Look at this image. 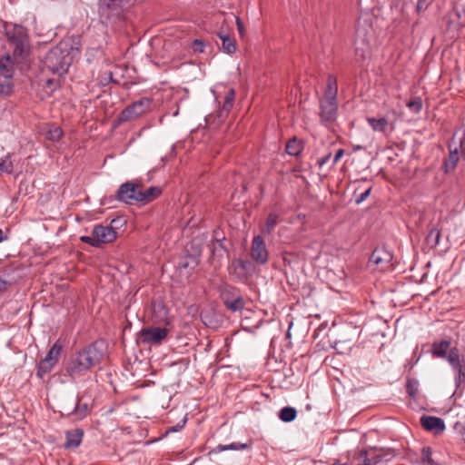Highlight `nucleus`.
<instances>
[{"instance_id": "obj_23", "label": "nucleus", "mask_w": 465, "mask_h": 465, "mask_svg": "<svg viewBox=\"0 0 465 465\" xmlns=\"http://www.w3.org/2000/svg\"><path fill=\"white\" fill-rule=\"evenodd\" d=\"M368 451L372 453L370 455V458L372 461H375V465L381 461H389L394 456L391 451L377 450L376 448H371Z\"/></svg>"}, {"instance_id": "obj_27", "label": "nucleus", "mask_w": 465, "mask_h": 465, "mask_svg": "<svg viewBox=\"0 0 465 465\" xmlns=\"http://www.w3.org/2000/svg\"><path fill=\"white\" fill-rule=\"evenodd\" d=\"M450 341H440L439 342H434L432 345V352L434 355L445 358L447 357V352L450 350Z\"/></svg>"}, {"instance_id": "obj_37", "label": "nucleus", "mask_w": 465, "mask_h": 465, "mask_svg": "<svg viewBox=\"0 0 465 465\" xmlns=\"http://www.w3.org/2000/svg\"><path fill=\"white\" fill-rule=\"evenodd\" d=\"M455 371V383L459 387L461 383L465 382V368L456 370Z\"/></svg>"}, {"instance_id": "obj_5", "label": "nucleus", "mask_w": 465, "mask_h": 465, "mask_svg": "<svg viewBox=\"0 0 465 465\" xmlns=\"http://www.w3.org/2000/svg\"><path fill=\"white\" fill-rule=\"evenodd\" d=\"M115 222L116 220H113L111 224L107 226L102 224L95 225L92 230L91 235H83L80 237V241L95 248H100L104 244L113 242L117 237V232L112 225Z\"/></svg>"}, {"instance_id": "obj_1", "label": "nucleus", "mask_w": 465, "mask_h": 465, "mask_svg": "<svg viewBox=\"0 0 465 465\" xmlns=\"http://www.w3.org/2000/svg\"><path fill=\"white\" fill-rule=\"evenodd\" d=\"M102 353L94 344L73 353L65 363V372L71 379L84 376L94 366L99 363Z\"/></svg>"}, {"instance_id": "obj_43", "label": "nucleus", "mask_w": 465, "mask_h": 465, "mask_svg": "<svg viewBox=\"0 0 465 465\" xmlns=\"http://www.w3.org/2000/svg\"><path fill=\"white\" fill-rule=\"evenodd\" d=\"M220 248L222 250H224V247L223 245V242L219 240H216L212 243V252L214 254V252L217 251V249Z\"/></svg>"}, {"instance_id": "obj_3", "label": "nucleus", "mask_w": 465, "mask_h": 465, "mask_svg": "<svg viewBox=\"0 0 465 465\" xmlns=\"http://www.w3.org/2000/svg\"><path fill=\"white\" fill-rule=\"evenodd\" d=\"M374 16L370 13H361L358 19L355 32V54L361 59H366L375 45V32L373 29Z\"/></svg>"}, {"instance_id": "obj_12", "label": "nucleus", "mask_w": 465, "mask_h": 465, "mask_svg": "<svg viewBox=\"0 0 465 465\" xmlns=\"http://www.w3.org/2000/svg\"><path fill=\"white\" fill-rule=\"evenodd\" d=\"M233 288H226L223 292V299L226 308L232 312H240L244 308L243 298L237 294L233 295Z\"/></svg>"}, {"instance_id": "obj_32", "label": "nucleus", "mask_w": 465, "mask_h": 465, "mask_svg": "<svg viewBox=\"0 0 465 465\" xmlns=\"http://www.w3.org/2000/svg\"><path fill=\"white\" fill-rule=\"evenodd\" d=\"M427 242L432 247L437 246L440 240V231L437 228H431L427 235Z\"/></svg>"}, {"instance_id": "obj_7", "label": "nucleus", "mask_w": 465, "mask_h": 465, "mask_svg": "<svg viewBox=\"0 0 465 465\" xmlns=\"http://www.w3.org/2000/svg\"><path fill=\"white\" fill-rule=\"evenodd\" d=\"M14 90V62L9 55L0 59V95L8 96Z\"/></svg>"}, {"instance_id": "obj_38", "label": "nucleus", "mask_w": 465, "mask_h": 465, "mask_svg": "<svg viewBox=\"0 0 465 465\" xmlns=\"http://www.w3.org/2000/svg\"><path fill=\"white\" fill-rule=\"evenodd\" d=\"M459 150L465 159V132L462 133L461 136L459 137V141L457 143Z\"/></svg>"}, {"instance_id": "obj_46", "label": "nucleus", "mask_w": 465, "mask_h": 465, "mask_svg": "<svg viewBox=\"0 0 465 465\" xmlns=\"http://www.w3.org/2000/svg\"><path fill=\"white\" fill-rule=\"evenodd\" d=\"M185 422H186V419H183L182 425H179L177 427H173L169 430L170 431H178L181 428H183L184 426Z\"/></svg>"}, {"instance_id": "obj_44", "label": "nucleus", "mask_w": 465, "mask_h": 465, "mask_svg": "<svg viewBox=\"0 0 465 465\" xmlns=\"http://www.w3.org/2000/svg\"><path fill=\"white\" fill-rule=\"evenodd\" d=\"M331 156V153H328L327 155H325V156H323V157L320 158V159L318 160V164H319L320 166H322V165L326 164V163L329 162V160H330Z\"/></svg>"}, {"instance_id": "obj_42", "label": "nucleus", "mask_w": 465, "mask_h": 465, "mask_svg": "<svg viewBox=\"0 0 465 465\" xmlns=\"http://www.w3.org/2000/svg\"><path fill=\"white\" fill-rule=\"evenodd\" d=\"M344 155V150L339 149L336 151L335 155L332 160V165L336 164L338 161Z\"/></svg>"}, {"instance_id": "obj_16", "label": "nucleus", "mask_w": 465, "mask_h": 465, "mask_svg": "<svg viewBox=\"0 0 465 465\" xmlns=\"http://www.w3.org/2000/svg\"><path fill=\"white\" fill-rule=\"evenodd\" d=\"M15 35L7 33L9 40L15 45V52L23 53L27 48L25 28L21 25L15 26Z\"/></svg>"}, {"instance_id": "obj_45", "label": "nucleus", "mask_w": 465, "mask_h": 465, "mask_svg": "<svg viewBox=\"0 0 465 465\" xmlns=\"http://www.w3.org/2000/svg\"><path fill=\"white\" fill-rule=\"evenodd\" d=\"M8 282L0 278V294L5 292L7 290Z\"/></svg>"}, {"instance_id": "obj_14", "label": "nucleus", "mask_w": 465, "mask_h": 465, "mask_svg": "<svg viewBox=\"0 0 465 465\" xmlns=\"http://www.w3.org/2000/svg\"><path fill=\"white\" fill-rule=\"evenodd\" d=\"M456 138H457V135L455 134L453 136L451 143L449 145V149H450L449 157L444 162V168L447 173L451 172L456 168L457 163L460 159V152L457 143L455 141Z\"/></svg>"}, {"instance_id": "obj_10", "label": "nucleus", "mask_w": 465, "mask_h": 465, "mask_svg": "<svg viewBox=\"0 0 465 465\" xmlns=\"http://www.w3.org/2000/svg\"><path fill=\"white\" fill-rule=\"evenodd\" d=\"M142 193V186L134 183L122 184L117 191V199L125 203L132 204L139 203V194Z\"/></svg>"}, {"instance_id": "obj_8", "label": "nucleus", "mask_w": 465, "mask_h": 465, "mask_svg": "<svg viewBox=\"0 0 465 465\" xmlns=\"http://www.w3.org/2000/svg\"><path fill=\"white\" fill-rule=\"evenodd\" d=\"M169 333L167 328L149 327L143 328L138 332V339L143 344H161Z\"/></svg>"}, {"instance_id": "obj_24", "label": "nucleus", "mask_w": 465, "mask_h": 465, "mask_svg": "<svg viewBox=\"0 0 465 465\" xmlns=\"http://www.w3.org/2000/svg\"><path fill=\"white\" fill-rule=\"evenodd\" d=\"M446 358L453 371L465 368L462 361L460 358L459 351L457 348L450 349Z\"/></svg>"}, {"instance_id": "obj_4", "label": "nucleus", "mask_w": 465, "mask_h": 465, "mask_svg": "<svg viewBox=\"0 0 465 465\" xmlns=\"http://www.w3.org/2000/svg\"><path fill=\"white\" fill-rule=\"evenodd\" d=\"M67 46V43L61 42L51 49L43 60L44 69L57 75L66 74L73 61Z\"/></svg>"}, {"instance_id": "obj_6", "label": "nucleus", "mask_w": 465, "mask_h": 465, "mask_svg": "<svg viewBox=\"0 0 465 465\" xmlns=\"http://www.w3.org/2000/svg\"><path fill=\"white\" fill-rule=\"evenodd\" d=\"M152 104L153 100L149 97H142L141 99L132 103L118 115V124L137 119L151 110Z\"/></svg>"}, {"instance_id": "obj_21", "label": "nucleus", "mask_w": 465, "mask_h": 465, "mask_svg": "<svg viewBox=\"0 0 465 465\" xmlns=\"http://www.w3.org/2000/svg\"><path fill=\"white\" fill-rule=\"evenodd\" d=\"M162 193V189L159 186H151L145 190L142 188V193L139 194V203L146 204L159 197Z\"/></svg>"}, {"instance_id": "obj_22", "label": "nucleus", "mask_w": 465, "mask_h": 465, "mask_svg": "<svg viewBox=\"0 0 465 465\" xmlns=\"http://www.w3.org/2000/svg\"><path fill=\"white\" fill-rule=\"evenodd\" d=\"M84 432L82 430H74L66 432L65 448H76L80 445Z\"/></svg>"}, {"instance_id": "obj_25", "label": "nucleus", "mask_w": 465, "mask_h": 465, "mask_svg": "<svg viewBox=\"0 0 465 465\" xmlns=\"http://www.w3.org/2000/svg\"><path fill=\"white\" fill-rule=\"evenodd\" d=\"M279 222V215L275 213H270L267 216L266 222L264 225L262 227L261 231L263 234H271L274 227L277 225Z\"/></svg>"}, {"instance_id": "obj_26", "label": "nucleus", "mask_w": 465, "mask_h": 465, "mask_svg": "<svg viewBox=\"0 0 465 465\" xmlns=\"http://www.w3.org/2000/svg\"><path fill=\"white\" fill-rule=\"evenodd\" d=\"M303 150V143L301 140L297 138H292L286 144V152L288 154L292 156L299 155Z\"/></svg>"}, {"instance_id": "obj_13", "label": "nucleus", "mask_w": 465, "mask_h": 465, "mask_svg": "<svg viewBox=\"0 0 465 465\" xmlns=\"http://www.w3.org/2000/svg\"><path fill=\"white\" fill-rule=\"evenodd\" d=\"M392 260V254L384 248H377L370 257V262L376 264L381 270H386L390 267Z\"/></svg>"}, {"instance_id": "obj_15", "label": "nucleus", "mask_w": 465, "mask_h": 465, "mask_svg": "<svg viewBox=\"0 0 465 465\" xmlns=\"http://www.w3.org/2000/svg\"><path fill=\"white\" fill-rule=\"evenodd\" d=\"M420 424L426 430L435 433L442 432L445 430L443 420L434 416L423 415L420 418Z\"/></svg>"}, {"instance_id": "obj_28", "label": "nucleus", "mask_w": 465, "mask_h": 465, "mask_svg": "<svg viewBox=\"0 0 465 465\" xmlns=\"http://www.w3.org/2000/svg\"><path fill=\"white\" fill-rule=\"evenodd\" d=\"M249 448V445L246 443H240V442H232L228 445H223L219 444L215 447L213 450L214 452H222L224 450H242Z\"/></svg>"}, {"instance_id": "obj_34", "label": "nucleus", "mask_w": 465, "mask_h": 465, "mask_svg": "<svg viewBox=\"0 0 465 465\" xmlns=\"http://www.w3.org/2000/svg\"><path fill=\"white\" fill-rule=\"evenodd\" d=\"M407 107L415 114H418L422 109V100L420 97H414L406 104Z\"/></svg>"}, {"instance_id": "obj_50", "label": "nucleus", "mask_w": 465, "mask_h": 465, "mask_svg": "<svg viewBox=\"0 0 465 465\" xmlns=\"http://www.w3.org/2000/svg\"><path fill=\"white\" fill-rule=\"evenodd\" d=\"M334 465H347V464H334Z\"/></svg>"}, {"instance_id": "obj_41", "label": "nucleus", "mask_w": 465, "mask_h": 465, "mask_svg": "<svg viewBox=\"0 0 465 465\" xmlns=\"http://www.w3.org/2000/svg\"><path fill=\"white\" fill-rule=\"evenodd\" d=\"M235 22H236L237 30L239 32V35L241 36H243L244 35V25H243V23L242 22V20L238 16H235Z\"/></svg>"}, {"instance_id": "obj_36", "label": "nucleus", "mask_w": 465, "mask_h": 465, "mask_svg": "<svg viewBox=\"0 0 465 465\" xmlns=\"http://www.w3.org/2000/svg\"><path fill=\"white\" fill-rule=\"evenodd\" d=\"M191 48L194 53H203L205 48V44L203 40L195 39L191 44Z\"/></svg>"}, {"instance_id": "obj_29", "label": "nucleus", "mask_w": 465, "mask_h": 465, "mask_svg": "<svg viewBox=\"0 0 465 465\" xmlns=\"http://www.w3.org/2000/svg\"><path fill=\"white\" fill-rule=\"evenodd\" d=\"M296 416V410L292 407H284L279 413V418L284 422H291L294 420Z\"/></svg>"}, {"instance_id": "obj_33", "label": "nucleus", "mask_w": 465, "mask_h": 465, "mask_svg": "<svg viewBox=\"0 0 465 465\" xmlns=\"http://www.w3.org/2000/svg\"><path fill=\"white\" fill-rule=\"evenodd\" d=\"M14 172V164L13 162L10 159V155H6L2 161L0 162V173H12Z\"/></svg>"}, {"instance_id": "obj_17", "label": "nucleus", "mask_w": 465, "mask_h": 465, "mask_svg": "<svg viewBox=\"0 0 465 465\" xmlns=\"http://www.w3.org/2000/svg\"><path fill=\"white\" fill-rule=\"evenodd\" d=\"M366 121L373 132L381 133L384 134H387V131L391 125L388 118H386V117L368 116L366 118ZM391 125H392V124H391ZM391 129L392 130L393 126H391Z\"/></svg>"}, {"instance_id": "obj_19", "label": "nucleus", "mask_w": 465, "mask_h": 465, "mask_svg": "<svg viewBox=\"0 0 465 465\" xmlns=\"http://www.w3.org/2000/svg\"><path fill=\"white\" fill-rule=\"evenodd\" d=\"M217 36L222 40V49L223 52L232 54L236 50V45L233 38L230 36V35L221 29L217 32Z\"/></svg>"}, {"instance_id": "obj_49", "label": "nucleus", "mask_w": 465, "mask_h": 465, "mask_svg": "<svg viewBox=\"0 0 465 465\" xmlns=\"http://www.w3.org/2000/svg\"><path fill=\"white\" fill-rule=\"evenodd\" d=\"M361 146H360V145H357V146L354 147V151H358V150H361Z\"/></svg>"}, {"instance_id": "obj_47", "label": "nucleus", "mask_w": 465, "mask_h": 465, "mask_svg": "<svg viewBox=\"0 0 465 465\" xmlns=\"http://www.w3.org/2000/svg\"><path fill=\"white\" fill-rule=\"evenodd\" d=\"M6 239L7 237L4 234L3 231L0 230V242H4Z\"/></svg>"}, {"instance_id": "obj_9", "label": "nucleus", "mask_w": 465, "mask_h": 465, "mask_svg": "<svg viewBox=\"0 0 465 465\" xmlns=\"http://www.w3.org/2000/svg\"><path fill=\"white\" fill-rule=\"evenodd\" d=\"M62 351V345L58 342L54 343L50 348L45 357L40 361L36 374L39 378H43L45 374L51 371V370L57 363Z\"/></svg>"}, {"instance_id": "obj_40", "label": "nucleus", "mask_w": 465, "mask_h": 465, "mask_svg": "<svg viewBox=\"0 0 465 465\" xmlns=\"http://www.w3.org/2000/svg\"><path fill=\"white\" fill-rule=\"evenodd\" d=\"M428 8V0H418L416 10L420 13Z\"/></svg>"}, {"instance_id": "obj_30", "label": "nucleus", "mask_w": 465, "mask_h": 465, "mask_svg": "<svg viewBox=\"0 0 465 465\" xmlns=\"http://www.w3.org/2000/svg\"><path fill=\"white\" fill-rule=\"evenodd\" d=\"M419 381L416 379H407L406 381V391L408 395L415 400L419 392Z\"/></svg>"}, {"instance_id": "obj_31", "label": "nucleus", "mask_w": 465, "mask_h": 465, "mask_svg": "<svg viewBox=\"0 0 465 465\" xmlns=\"http://www.w3.org/2000/svg\"><path fill=\"white\" fill-rule=\"evenodd\" d=\"M63 135L62 129L57 125H50L46 132V139L55 142L58 141Z\"/></svg>"}, {"instance_id": "obj_35", "label": "nucleus", "mask_w": 465, "mask_h": 465, "mask_svg": "<svg viewBox=\"0 0 465 465\" xmlns=\"http://www.w3.org/2000/svg\"><path fill=\"white\" fill-rule=\"evenodd\" d=\"M233 100H234V91H233V89H231L225 96V99H224V102L223 104V109L225 111H229L232 106Z\"/></svg>"}, {"instance_id": "obj_48", "label": "nucleus", "mask_w": 465, "mask_h": 465, "mask_svg": "<svg viewBox=\"0 0 465 465\" xmlns=\"http://www.w3.org/2000/svg\"><path fill=\"white\" fill-rule=\"evenodd\" d=\"M237 263L239 264V266H241L242 269H244L245 265H244V262L243 261L239 260V261H237Z\"/></svg>"}, {"instance_id": "obj_11", "label": "nucleus", "mask_w": 465, "mask_h": 465, "mask_svg": "<svg viewBox=\"0 0 465 465\" xmlns=\"http://www.w3.org/2000/svg\"><path fill=\"white\" fill-rule=\"evenodd\" d=\"M251 257L259 264H265L268 262L269 252L261 235L254 236L252 241Z\"/></svg>"}, {"instance_id": "obj_18", "label": "nucleus", "mask_w": 465, "mask_h": 465, "mask_svg": "<svg viewBox=\"0 0 465 465\" xmlns=\"http://www.w3.org/2000/svg\"><path fill=\"white\" fill-rule=\"evenodd\" d=\"M122 2V0H99V12L108 16L111 13L119 14Z\"/></svg>"}, {"instance_id": "obj_39", "label": "nucleus", "mask_w": 465, "mask_h": 465, "mask_svg": "<svg viewBox=\"0 0 465 465\" xmlns=\"http://www.w3.org/2000/svg\"><path fill=\"white\" fill-rule=\"evenodd\" d=\"M371 191V187H369L367 190H365L363 193H361L357 197L356 203L359 204V203H362L363 201H365L369 197Z\"/></svg>"}, {"instance_id": "obj_2", "label": "nucleus", "mask_w": 465, "mask_h": 465, "mask_svg": "<svg viewBox=\"0 0 465 465\" xmlns=\"http://www.w3.org/2000/svg\"><path fill=\"white\" fill-rule=\"evenodd\" d=\"M338 83L334 75L327 77L326 87L322 97L319 98L320 122L325 127H333L338 116Z\"/></svg>"}, {"instance_id": "obj_20", "label": "nucleus", "mask_w": 465, "mask_h": 465, "mask_svg": "<svg viewBox=\"0 0 465 465\" xmlns=\"http://www.w3.org/2000/svg\"><path fill=\"white\" fill-rule=\"evenodd\" d=\"M83 400H84L83 397H78L77 402H76L74 410L70 413V415L74 416L76 420L84 419L88 415V413L91 410L90 403L86 402V401H83Z\"/></svg>"}]
</instances>
